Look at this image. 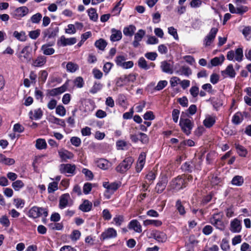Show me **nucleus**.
<instances>
[{"mask_svg": "<svg viewBox=\"0 0 251 251\" xmlns=\"http://www.w3.org/2000/svg\"><path fill=\"white\" fill-rule=\"evenodd\" d=\"M179 125L183 132L189 135L191 132L194 124L190 118H185L181 115Z\"/></svg>", "mask_w": 251, "mask_h": 251, "instance_id": "nucleus-1", "label": "nucleus"}, {"mask_svg": "<svg viewBox=\"0 0 251 251\" xmlns=\"http://www.w3.org/2000/svg\"><path fill=\"white\" fill-rule=\"evenodd\" d=\"M43 215L45 218L48 216V211L47 209L36 206L31 207L28 213V217L33 219L37 218Z\"/></svg>", "mask_w": 251, "mask_h": 251, "instance_id": "nucleus-2", "label": "nucleus"}, {"mask_svg": "<svg viewBox=\"0 0 251 251\" xmlns=\"http://www.w3.org/2000/svg\"><path fill=\"white\" fill-rule=\"evenodd\" d=\"M243 51L241 48H237L235 51L231 50L227 52L226 58L228 60L241 62L243 58Z\"/></svg>", "mask_w": 251, "mask_h": 251, "instance_id": "nucleus-3", "label": "nucleus"}, {"mask_svg": "<svg viewBox=\"0 0 251 251\" xmlns=\"http://www.w3.org/2000/svg\"><path fill=\"white\" fill-rule=\"evenodd\" d=\"M136 76L133 74L128 75H124L118 77L116 80V85L118 87H121L124 85H128L130 83L134 82Z\"/></svg>", "mask_w": 251, "mask_h": 251, "instance_id": "nucleus-4", "label": "nucleus"}, {"mask_svg": "<svg viewBox=\"0 0 251 251\" xmlns=\"http://www.w3.org/2000/svg\"><path fill=\"white\" fill-rule=\"evenodd\" d=\"M133 161L134 159L131 157L126 158L116 167V171L122 174L126 172L130 168Z\"/></svg>", "mask_w": 251, "mask_h": 251, "instance_id": "nucleus-5", "label": "nucleus"}, {"mask_svg": "<svg viewBox=\"0 0 251 251\" xmlns=\"http://www.w3.org/2000/svg\"><path fill=\"white\" fill-rule=\"evenodd\" d=\"M210 223L216 228L224 230L225 225L222 220V215L219 213L215 214L210 218Z\"/></svg>", "mask_w": 251, "mask_h": 251, "instance_id": "nucleus-6", "label": "nucleus"}, {"mask_svg": "<svg viewBox=\"0 0 251 251\" xmlns=\"http://www.w3.org/2000/svg\"><path fill=\"white\" fill-rule=\"evenodd\" d=\"M29 47L26 46L22 50L16 54L20 61L23 63L28 62L31 59L30 52L29 51Z\"/></svg>", "mask_w": 251, "mask_h": 251, "instance_id": "nucleus-7", "label": "nucleus"}, {"mask_svg": "<svg viewBox=\"0 0 251 251\" xmlns=\"http://www.w3.org/2000/svg\"><path fill=\"white\" fill-rule=\"evenodd\" d=\"M171 189L179 190L185 187L184 178L181 176H177L172 179L170 184Z\"/></svg>", "mask_w": 251, "mask_h": 251, "instance_id": "nucleus-8", "label": "nucleus"}, {"mask_svg": "<svg viewBox=\"0 0 251 251\" xmlns=\"http://www.w3.org/2000/svg\"><path fill=\"white\" fill-rule=\"evenodd\" d=\"M76 166L75 164H62L59 166V171L62 174H69L71 175L75 174Z\"/></svg>", "mask_w": 251, "mask_h": 251, "instance_id": "nucleus-9", "label": "nucleus"}, {"mask_svg": "<svg viewBox=\"0 0 251 251\" xmlns=\"http://www.w3.org/2000/svg\"><path fill=\"white\" fill-rule=\"evenodd\" d=\"M218 31V29L216 27H213L211 29L210 32L204 39L203 44L205 46H209L212 44L216 37Z\"/></svg>", "mask_w": 251, "mask_h": 251, "instance_id": "nucleus-10", "label": "nucleus"}, {"mask_svg": "<svg viewBox=\"0 0 251 251\" xmlns=\"http://www.w3.org/2000/svg\"><path fill=\"white\" fill-rule=\"evenodd\" d=\"M72 204L71 197L68 193L64 194L60 198L59 208L61 209L65 208L67 206H70Z\"/></svg>", "mask_w": 251, "mask_h": 251, "instance_id": "nucleus-11", "label": "nucleus"}, {"mask_svg": "<svg viewBox=\"0 0 251 251\" xmlns=\"http://www.w3.org/2000/svg\"><path fill=\"white\" fill-rule=\"evenodd\" d=\"M134 40L132 42V45L134 48L138 47L140 44V42L142 40L143 38L146 34V31L143 29H139L138 31L134 33Z\"/></svg>", "mask_w": 251, "mask_h": 251, "instance_id": "nucleus-12", "label": "nucleus"}, {"mask_svg": "<svg viewBox=\"0 0 251 251\" xmlns=\"http://www.w3.org/2000/svg\"><path fill=\"white\" fill-rule=\"evenodd\" d=\"M59 31V28L57 26L53 27L52 25L49 28L45 29L43 32V34L44 38H47L51 39L55 37Z\"/></svg>", "mask_w": 251, "mask_h": 251, "instance_id": "nucleus-13", "label": "nucleus"}, {"mask_svg": "<svg viewBox=\"0 0 251 251\" xmlns=\"http://www.w3.org/2000/svg\"><path fill=\"white\" fill-rule=\"evenodd\" d=\"M76 41V39L75 37L66 38L64 36H62L58 41L57 44L63 47L71 46L75 44Z\"/></svg>", "mask_w": 251, "mask_h": 251, "instance_id": "nucleus-14", "label": "nucleus"}, {"mask_svg": "<svg viewBox=\"0 0 251 251\" xmlns=\"http://www.w3.org/2000/svg\"><path fill=\"white\" fill-rule=\"evenodd\" d=\"M117 235L116 230L112 227H109L101 233L100 239L104 240L107 239L114 238L116 237Z\"/></svg>", "mask_w": 251, "mask_h": 251, "instance_id": "nucleus-15", "label": "nucleus"}, {"mask_svg": "<svg viewBox=\"0 0 251 251\" xmlns=\"http://www.w3.org/2000/svg\"><path fill=\"white\" fill-rule=\"evenodd\" d=\"M29 12L28 8L25 6L18 7L13 12V16L16 19H20L26 15Z\"/></svg>", "mask_w": 251, "mask_h": 251, "instance_id": "nucleus-16", "label": "nucleus"}, {"mask_svg": "<svg viewBox=\"0 0 251 251\" xmlns=\"http://www.w3.org/2000/svg\"><path fill=\"white\" fill-rule=\"evenodd\" d=\"M242 229L241 221L235 218L231 221L230 224V230L233 233H239Z\"/></svg>", "mask_w": 251, "mask_h": 251, "instance_id": "nucleus-17", "label": "nucleus"}, {"mask_svg": "<svg viewBox=\"0 0 251 251\" xmlns=\"http://www.w3.org/2000/svg\"><path fill=\"white\" fill-rule=\"evenodd\" d=\"M103 186L106 189V193L112 194L119 188L120 184L117 182L109 183V182H105L103 183Z\"/></svg>", "mask_w": 251, "mask_h": 251, "instance_id": "nucleus-18", "label": "nucleus"}, {"mask_svg": "<svg viewBox=\"0 0 251 251\" xmlns=\"http://www.w3.org/2000/svg\"><path fill=\"white\" fill-rule=\"evenodd\" d=\"M168 182L167 178L166 177H161L155 187V191L157 193H161L165 190Z\"/></svg>", "mask_w": 251, "mask_h": 251, "instance_id": "nucleus-19", "label": "nucleus"}, {"mask_svg": "<svg viewBox=\"0 0 251 251\" xmlns=\"http://www.w3.org/2000/svg\"><path fill=\"white\" fill-rule=\"evenodd\" d=\"M151 235L155 240L159 242H165L167 239L166 234L164 232L159 231L155 230L153 231Z\"/></svg>", "mask_w": 251, "mask_h": 251, "instance_id": "nucleus-20", "label": "nucleus"}, {"mask_svg": "<svg viewBox=\"0 0 251 251\" xmlns=\"http://www.w3.org/2000/svg\"><path fill=\"white\" fill-rule=\"evenodd\" d=\"M128 228L129 229L133 230L137 233H141L142 232V226L137 220H131L128 225Z\"/></svg>", "mask_w": 251, "mask_h": 251, "instance_id": "nucleus-21", "label": "nucleus"}, {"mask_svg": "<svg viewBox=\"0 0 251 251\" xmlns=\"http://www.w3.org/2000/svg\"><path fill=\"white\" fill-rule=\"evenodd\" d=\"M221 74L224 77L228 76L230 78L234 77L236 75L232 64L228 65L224 71L221 72Z\"/></svg>", "mask_w": 251, "mask_h": 251, "instance_id": "nucleus-22", "label": "nucleus"}, {"mask_svg": "<svg viewBox=\"0 0 251 251\" xmlns=\"http://www.w3.org/2000/svg\"><path fill=\"white\" fill-rule=\"evenodd\" d=\"M58 152L60 158L64 161L68 159H72L74 157L73 153L66 150H60L58 151Z\"/></svg>", "mask_w": 251, "mask_h": 251, "instance_id": "nucleus-23", "label": "nucleus"}, {"mask_svg": "<svg viewBox=\"0 0 251 251\" xmlns=\"http://www.w3.org/2000/svg\"><path fill=\"white\" fill-rule=\"evenodd\" d=\"M68 81L66 82L63 85L60 87L56 88L51 89L49 92V94L51 96H55L61 94L66 91L67 87Z\"/></svg>", "mask_w": 251, "mask_h": 251, "instance_id": "nucleus-24", "label": "nucleus"}, {"mask_svg": "<svg viewBox=\"0 0 251 251\" xmlns=\"http://www.w3.org/2000/svg\"><path fill=\"white\" fill-rule=\"evenodd\" d=\"M111 35L110 36V40L112 42H116L120 41L122 38V33L121 31L115 28L111 29Z\"/></svg>", "mask_w": 251, "mask_h": 251, "instance_id": "nucleus-25", "label": "nucleus"}, {"mask_svg": "<svg viewBox=\"0 0 251 251\" xmlns=\"http://www.w3.org/2000/svg\"><path fill=\"white\" fill-rule=\"evenodd\" d=\"M43 114V111L41 108H37L33 111L31 110L29 112V118L31 120H37L40 119Z\"/></svg>", "mask_w": 251, "mask_h": 251, "instance_id": "nucleus-26", "label": "nucleus"}, {"mask_svg": "<svg viewBox=\"0 0 251 251\" xmlns=\"http://www.w3.org/2000/svg\"><path fill=\"white\" fill-rule=\"evenodd\" d=\"M176 73L180 75L188 77L192 74V70L190 67L187 66H182L179 70L176 71Z\"/></svg>", "mask_w": 251, "mask_h": 251, "instance_id": "nucleus-27", "label": "nucleus"}, {"mask_svg": "<svg viewBox=\"0 0 251 251\" xmlns=\"http://www.w3.org/2000/svg\"><path fill=\"white\" fill-rule=\"evenodd\" d=\"M46 61V57L45 56L39 55L33 61L32 65L35 67H41L45 64Z\"/></svg>", "mask_w": 251, "mask_h": 251, "instance_id": "nucleus-28", "label": "nucleus"}, {"mask_svg": "<svg viewBox=\"0 0 251 251\" xmlns=\"http://www.w3.org/2000/svg\"><path fill=\"white\" fill-rule=\"evenodd\" d=\"M246 115L247 113L246 112H244L243 113H241L240 112L236 113L233 115L232 119V121L233 123L235 125H239L243 120L244 115Z\"/></svg>", "mask_w": 251, "mask_h": 251, "instance_id": "nucleus-29", "label": "nucleus"}, {"mask_svg": "<svg viewBox=\"0 0 251 251\" xmlns=\"http://www.w3.org/2000/svg\"><path fill=\"white\" fill-rule=\"evenodd\" d=\"M216 122V117L214 115H207L206 116L205 119L203 122L204 126L210 128L213 126Z\"/></svg>", "mask_w": 251, "mask_h": 251, "instance_id": "nucleus-30", "label": "nucleus"}, {"mask_svg": "<svg viewBox=\"0 0 251 251\" xmlns=\"http://www.w3.org/2000/svg\"><path fill=\"white\" fill-rule=\"evenodd\" d=\"M136 28L135 25H130L128 26H126L123 29L124 34L126 36H132L135 31Z\"/></svg>", "mask_w": 251, "mask_h": 251, "instance_id": "nucleus-31", "label": "nucleus"}, {"mask_svg": "<svg viewBox=\"0 0 251 251\" xmlns=\"http://www.w3.org/2000/svg\"><path fill=\"white\" fill-rule=\"evenodd\" d=\"M92 207V203L88 200H85L79 206V209L84 212L90 211Z\"/></svg>", "mask_w": 251, "mask_h": 251, "instance_id": "nucleus-32", "label": "nucleus"}, {"mask_svg": "<svg viewBox=\"0 0 251 251\" xmlns=\"http://www.w3.org/2000/svg\"><path fill=\"white\" fill-rule=\"evenodd\" d=\"M97 166L102 170H106L109 167V162L108 160L100 158L95 161Z\"/></svg>", "mask_w": 251, "mask_h": 251, "instance_id": "nucleus-33", "label": "nucleus"}, {"mask_svg": "<svg viewBox=\"0 0 251 251\" xmlns=\"http://www.w3.org/2000/svg\"><path fill=\"white\" fill-rule=\"evenodd\" d=\"M43 54L46 55H50L55 52V50L49 44L43 45L41 48Z\"/></svg>", "mask_w": 251, "mask_h": 251, "instance_id": "nucleus-34", "label": "nucleus"}, {"mask_svg": "<svg viewBox=\"0 0 251 251\" xmlns=\"http://www.w3.org/2000/svg\"><path fill=\"white\" fill-rule=\"evenodd\" d=\"M48 120L50 123L56 124L63 127L65 126V121L63 119H59L54 116H50Z\"/></svg>", "mask_w": 251, "mask_h": 251, "instance_id": "nucleus-35", "label": "nucleus"}, {"mask_svg": "<svg viewBox=\"0 0 251 251\" xmlns=\"http://www.w3.org/2000/svg\"><path fill=\"white\" fill-rule=\"evenodd\" d=\"M161 68L162 71L165 73L170 74L173 73L172 65L166 61L161 62Z\"/></svg>", "mask_w": 251, "mask_h": 251, "instance_id": "nucleus-36", "label": "nucleus"}, {"mask_svg": "<svg viewBox=\"0 0 251 251\" xmlns=\"http://www.w3.org/2000/svg\"><path fill=\"white\" fill-rule=\"evenodd\" d=\"M35 147L38 150H44L47 147V144L44 139L39 138L36 140Z\"/></svg>", "mask_w": 251, "mask_h": 251, "instance_id": "nucleus-37", "label": "nucleus"}, {"mask_svg": "<svg viewBox=\"0 0 251 251\" xmlns=\"http://www.w3.org/2000/svg\"><path fill=\"white\" fill-rule=\"evenodd\" d=\"M13 36L21 42H24L27 39V36L24 31L18 32V31H15L13 32Z\"/></svg>", "mask_w": 251, "mask_h": 251, "instance_id": "nucleus-38", "label": "nucleus"}, {"mask_svg": "<svg viewBox=\"0 0 251 251\" xmlns=\"http://www.w3.org/2000/svg\"><path fill=\"white\" fill-rule=\"evenodd\" d=\"M0 163L7 165H13L15 163V160L12 158H7L4 155L0 153Z\"/></svg>", "mask_w": 251, "mask_h": 251, "instance_id": "nucleus-39", "label": "nucleus"}, {"mask_svg": "<svg viewBox=\"0 0 251 251\" xmlns=\"http://www.w3.org/2000/svg\"><path fill=\"white\" fill-rule=\"evenodd\" d=\"M143 224L145 226L153 225L157 227L161 226L162 223L161 221L158 220H146L143 222Z\"/></svg>", "mask_w": 251, "mask_h": 251, "instance_id": "nucleus-40", "label": "nucleus"}, {"mask_svg": "<svg viewBox=\"0 0 251 251\" xmlns=\"http://www.w3.org/2000/svg\"><path fill=\"white\" fill-rule=\"evenodd\" d=\"M88 14L91 20L96 22L98 19V15L97 13L96 9L90 8L87 10Z\"/></svg>", "mask_w": 251, "mask_h": 251, "instance_id": "nucleus-41", "label": "nucleus"}, {"mask_svg": "<svg viewBox=\"0 0 251 251\" xmlns=\"http://www.w3.org/2000/svg\"><path fill=\"white\" fill-rule=\"evenodd\" d=\"M235 148L238 154L242 157H245L248 153L247 150L239 144H235Z\"/></svg>", "mask_w": 251, "mask_h": 251, "instance_id": "nucleus-42", "label": "nucleus"}, {"mask_svg": "<svg viewBox=\"0 0 251 251\" xmlns=\"http://www.w3.org/2000/svg\"><path fill=\"white\" fill-rule=\"evenodd\" d=\"M244 183V178L242 176H236L231 180V183L233 185L240 186Z\"/></svg>", "mask_w": 251, "mask_h": 251, "instance_id": "nucleus-43", "label": "nucleus"}, {"mask_svg": "<svg viewBox=\"0 0 251 251\" xmlns=\"http://www.w3.org/2000/svg\"><path fill=\"white\" fill-rule=\"evenodd\" d=\"M95 45L99 50H103L107 46V43L104 39H100L95 42Z\"/></svg>", "mask_w": 251, "mask_h": 251, "instance_id": "nucleus-44", "label": "nucleus"}, {"mask_svg": "<svg viewBox=\"0 0 251 251\" xmlns=\"http://www.w3.org/2000/svg\"><path fill=\"white\" fill-rule=\"evenodd\" d=\"M79 68L78 66L74 63L69 62L66 65V69L68 72L71 73H74L77 71Z\"/></svg>", "mask_w": 251, "mask_h": 251, "instance_id": "nucleus-45", "label": "nucleus"}, {"mask_svg": "<svg viewBox=\"0 0 251 251\" xmlns=\"http://www.w3.org/2000/svg\"><path fill=\"white\" fill-rule=\"evenodd\" d=\"M138 66L140 68L146 70L150 69V66L148 65V64L147 63V61L143 57H140L138 61Z\"/></svg>", "mask_w": 251, "mask_h": 251, "instance_id": "nucleus-46", "label": "nucleus"}, {"mask_svg": "<svg viewBox=\"0 0 251 251\" xmlns=\"http://www.w3.org/2000/svg\"><path fill=\"white\" fill-rule=\"evenodd\" d=\"M103 87V85L100 82H95L93 86L90 90V93L92 94H96L100 91Z\"/></svg>", "mask_w": 251, "mask_h": 251, "instance_id": "nucleus-47", "label": "nucleus"}, {"mask_svg": "<svg viewBox=\"0 0 251 251\" xmlns=\"http://www.w3.org/2000/svg\"><path fill=\"white\" fill-rule=\"evenodd\" d=\"M224 60V56L222 55L221 58L215 57L211 60V64L212 66H216L221 64Z\"/></svg>", "mask_w": 251, "mask_h": 251, "instance_id": "nucleus-48", "label": "nucleus"}, {"mask_svg": "<svg viewBox=\"0 0 251 251\" xmlns=\"http://www.w3.org/2000/svg\"><path fill=\"white\" fill-rule=\"evenodd\" d=\"M176 207L180 215H183L185 214L184 207L182 205L180 200H177L176 201Z\"/></svg>", "mask_w": 251, "mask_h": 251, "instance_id": "nucleus-49", "label": "nucleus"}, {"mask_svg": "<svg viewBox=\"0 0 251 251\" xmlns=\"http://www.w3.org/2000/svg\"><path fill=\"white\" fill-rule=\"evenodd\" d=\"M56 114L61 116L63 117L66 115V110L65 108L62 105H59L56 107Z\"/></svg>", "mask_w": 251, "mask_h": 251, "instance_id": "nucleus-50", "label": "nucleus"}, {"mask_svg": "<svg viewBox=\"0 0 251 251\" xmlns=\"http://www.w3.org/2000/svg\"><path fill=\"white\" fill-rule=\"evenodd\" d=\"M12 186L15 191H19L24 186V183L21 180H18L12 184Z\"/></svg>", "mask_w": 251, "mask_h": 251, "instance_id": "nucleus-51", "label": "nucleus"}, {"mask_svg": "<svg viewBox=\"0 0 251 251\" xmlns=\"http://www.w3.org/2000/svg\"><path fill=\"white\" fill-rule=\"evenodd\" d=\"M58 189V182H52L49 184L48 191L49 193H52Z\"/></svg>", "mask_w": 251, "mask_h": 251, "instance_id": "nucleus-52", "label": "nucleus"}, {"mask_svg": "<svg viewBox=\"0 0 251 251\" xmlns=\"http://www.w3.org/2000/svg\"><path fill=\"white\" fill-rule=\"evenodd\" d=\"M42 18V14L40 13H37L31 17L30 21L33 24H38L40 22Z\"/></svg>", "mask_w": 251, "mask_h": 251, "instance_id": "nucleus-53", "label": "nucleus"}, {"mask_svg": "<svg viewBox=\"0 0 251 251\" xmlns=\"http://www.w3.org/2000/svg\"><path fill=\"white\" fill-rule=\"evenodd\" d=\"M74 83L77 88H82L84 84L83 79L81 76L76 77L74 80Z\"/></svg>", "mask_w": 251, "mask_h": 251, "instance_id": "nucleus-54", "label": "nucleus"}, {"mask_svg": "<svg viewBox=\"0 0 251 251\" xmlns=\"http://www.w3.org/2000/svg\"><path fill=\"white\" fill-rule=\"evenodd\" d=\"M93 186H94V184L93 185L89 182L84 183L83 187V192L84 194L85 195L89 194L92 190Z\"/></svg>", "mask_w": 251, "mask_h": 251, "instance_id": "nucleus-55", "label": "nucleus"}, {"mask_svg": "<svg viewBox=\"0 0 251 251\" xmlns=\"http://www.w3.org/2000/svg\"><path fill=\"white\" fill-rule=\"evenodd\" d=\"M81 235L80 232L78 230H74L70 235V238L73 241H76L78 240Z\"/></svg>", "mask_w": 251, "mask_h": 251, "instance_id": "nucleus-56", "label": "nucleus"}, {"mask_svg": "<svg viewBox=\"0 0 251 251\" xmlns=\"http://www.w3.org/2000/svg\"><path fill=\"white\" fill-rule=\"evenodd\" d=\"M242 34L248 40L251 38V27L248 26L244 27Z\"/></svg>", "mask_w": 251, "mask_h": 251, "instance_id": "nucleus-57", "label": "nucleus"}, {"mask_svg": "<svg viewBox=\"0 0 251 251\" xmlns=\"http://www.w3.org/2000/svg\"><path fill=\"white\" fill-rule=\"evenodd\" d=\"M124 220V216L122 215H116L113 219V222L117 226H120Z\"/></svg>", "mask_w": 251, "mask_h": 251, "instance_id": "nucleus-58", "label": "nucleus"}, {"mask_svg": "<svg viewBox=\"0 0 251 251\" xmlns=\"http://www.w3.org/2000/svg\"><path fill=\"white\" fill-rule=\"evenodd\" d=\"M168 30L169 34L173 36L175 40H178L179 38L177 34V30L176 28L173 26H171L168 27Z\"/></svg>", "mask_w": 251, "mask_h": 251, "instance_id": "nucleus-59", "label": "nucleus"}, {"mask_svg": "<svg viewBox=\"0 0 251 251\" xmlns=\"http://www.w3.org/2000/svg\"><path fill=\"white\" fill-rule=\"evenodd\" d=\"M40 30L37 29L35 30L30 31L29 32L28 35L32 39H36L40 34Z\"/></svg>", "mask_w": 251, "mask_h": 251, "instance_id": "nucleus-60", "label": "nucleus"}, {"mask_svg": "<svg viewBox=\"0 0 251 251\" xmlns=\"http://www.w3.org/2000/svg\"><path fill=\"white\" fill-rule=\"evenodd\" d=\"M0 224L3 226L7 227L10 226V222L7 217L4 215L0 218Z\"/></svg>", "mask_w": 251, "mask_h": 251, "instance_id": "nucleus-61", "label": "nucleus"}, {"mask_svg": "<svg viewBox=\"0 0 251 251\" xmlns=\"http://www.w3.org/2000/svg\"><path fill=\"white\" fill-rule=\"evenodd\" d=\"M82 173L84 174L85 177L87 178L88 180L93 179L94 176L92 172L90 170L86 168H84L82 170Z\"/></svg>", "mask_w": 251, "mask_h": 251, "instance_id": "nucleus-62", "label": "nucleus"}, {"mask_svg": "<svg viewBox=\"0 0 251 251\" xmlns=\"http://www.w3.org/2000/svg\"><path fill=\"white\" fill-rule=\"evenodd\" d=\"M180 114V111L177 109H174L172 111V119L175 123H177L178 121L179 116Z\"/></svg>", "mask_w": 251, "mask_h": 251, "instance_id": "nucleus-63", "label": "nucleus"}, {"mask_svg": "<svg viewBox=\"0 0 251 251\" xmlns=\"http://www.w3.org/2000/svg\"><path fill=\"white\" fill-rule=\"evenodd\" d=\"M115 60L117 65L122 67L123 64H124L126 60V58L123 55H119L116 57Z\"/></svg>", "mask_w": 251, "mask_h": 251, "instance_id": "nucleus-64", "label": "nucleus"}]
</instances>
